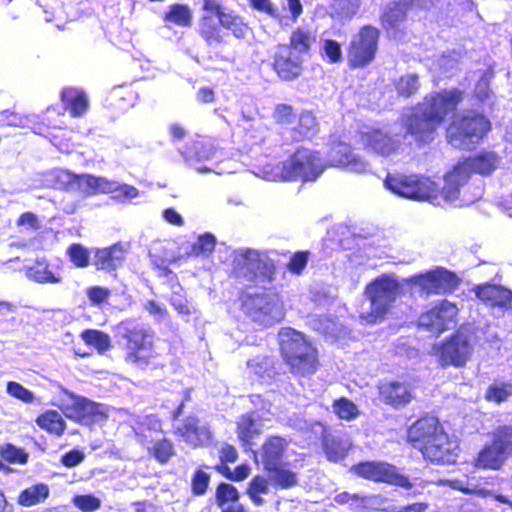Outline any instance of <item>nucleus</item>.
Here are the masks:
<instances>
[{"mask_svg":"<svg viewBox=\"0 0 512 512\" xmlns=\"http://www.w3.org/2000/svg\"><path fill=\"white\" fill-rule=\"evenodd\" d=\"M408 440L433 463L451 464L458 457L457 442L449 438L435 417L416 421L408 430Z\"/></svg>","mask_w":512,"mask_h":512,"instance_id":"nucleus-2","label":"nucleus"},{"mask_svg":"<svg viewBox=\"0 0 512 512\" xmlns=\"http://www.w3.org/2000/svg\"><path fill=\"white\" fill-rule=\"evenodd\" d=\"M317 132V121L311 112H303L299 117L294 138L298 141L314 136Z\"/></svg>","mask_w":512,"mask_h":512,"instance_id":"nucleus-43","label":"nucleus"},{"mask_svg":"<svg viewBox=\"0 0 512 512\" xmlns=\"http://www.w3.org/2000/svg\"><path fill=\"white\" fill-rule=\"evenodd\" d=\"M130 248L128 243H118L95 252L93 264L97 269L113 271L121 267Z\"/></svg>","mask_w":512,"mask_h":512,"instance_id":"nucleus-24","label":"nucleus"},{"mask_svg":"<svg viewBox=\"0 0 512 512\" xmlns=\"http://www.w3.org/2000/svg\"><path fill=\"white\" fill-rule=\"evenodd\" d=\"M489 130L490 122L486 117L470 112L450 124L447 138L455 148L467 149L478 143Z\"/></svg>","mask_w":512,"mask_h":512,"instance_id":"nucleus-10","label":"nucleus"},{"mask_svg":"<svg viewBox=\"0 0 512 512\" xmlns=\"http://www.w3.org/2000/svg\"><path fill=\"white\" fill-rule=\"evenodd\" d=\"M419 89V81L418 76L415 74H408L402 76L396 82V90L399 95L403 97H410L414 93H416Z\"/></svg>","mask_w":512,"mask_h":512,"instance_id":"nucleus-49","label":"nucleus"},{"mask_svg":"<svg viewBox=\"0 0 512 512\" xmlns=\"http://www.w3.org/2000/svg\"><path fill=\"white\" fill-rule=\"evenodd\" d=\"M512 454V427L498 428L493 435V442L481 449L473 465L480 469L499 470Z\"/></svg>","mask_w":512,"mask_h":512,"instance_id":"nucleus-13","label":"nucleus"},{"mask_svg":"<svg viewBox=\"0 0 512 512\" xmlns=\"http://www.w3.org/2000/svg\"><path fill=\"white\" fill-rule=\"evenodd\" d=\"M118 187V181L110 180L106 177H96L85 174L82 180V194L92 195L97 193L113 194Z\"/></svg>","mask_w":512,"mask_h":512,"instance_id":"nucleus-35","label":"nucleus"},{"mask_svg":"<svg viewBox=\"0 0 512 512\" xmlns=\"http://www.w3.org/2000/svg\"><path fill=\"white\" fill-rule=\"evenodd\" d=\"M216 239L212 234L206 233L201 235L198 240L193 244L191 256L208 255L212 253L215 248Z\"/></svg>","mask_w":512,"mask_h":512,"instance_id":"nucleus-50","label":"nucleus"},{"mask_svg":"<svg viewBox=\"0 0 512 512\" xmlns=\"http://www.w3.org/2000/svg\"><path fill=\"white\" fill-rule=\"evenodd\" d=\"M458 311L454 303L443 300L438 306L419 317V325L433 333H441L455 323Z\"/></svg>","mask_w":512,"mask_h":512,"instance_id":"nucleus-19","label":"nucleus"},{"mask_svg":"<svg viewBox=\"0 0 512 512\" xmlns=\"http://www.w3.org/2000/svg\"><path fill=\"white\" fill-rule=\"evenodd\" d=\"M130 424L136 433L138 441L142 444L147 442V436L144 433L146 428L155 431L160 429L159 421L153 416H146L142 421H140V417H134Z\"/></svg>","mask_w":512,"mask_h":512,"instance_id":"nucleus-45","label":"nucleus"},{"mask_svg":"<svg viewBox=\"0 0 512 512\" xmlns=\"http://www.w3.org/2000/svg\"><path fill=\"white\" fill-rule=\"evenodd\" d=\"M202 10L204 15L216 16L219 18L221 14L227 9L220 0H201Z\"/></svg>","mask_w":512,"mask_h":512,"instance_id":"nucleus-61","label":"nucleus"},{"mask_svg":"<svg viewBox=\"0 0 512 512\" xmlns=\"http://www.w3.org/2000/svg\"><path fill=\"white\" fill-rule=\"evenodd\" d=\"M469 179V173H466L462 166L456 165L454 169L448 172L444 177V187L441 191L438 190L439 204L444 201L448 204H454L455 206H464L473 203L476 199L481 197L479 191L474 198L466 197L465 194L461 196V189L467 183Z\"/></svg>","mask_w":512,"mask_h":512,"instance_id":"nucleus-17","label":"nucleus"},{"mask_svg":"<svg viewBox=\"0 0 512 512\" xmlns=\"http://www.w3.org/2000/svg\"><path fill=\"white\" fill-rule=\"evenodd\" d=\"M200 34L209 45L222 42L220 24L216 23L212 16L201 17Z\"/></svg>","mask_w":512,"mask_h":512,"instance_id":"nucleus-40","label":"nucleus"},{"mask_svg":"<svg viewBox=\"0 0 512 512\" xmlns=\"http://www.w3.org/2000/svg\"><path fill=\"white\" fill-rule=\"evenodd\" d=\"M304 58L295 54L291 47L278 45L273 56V66L280 78L292 80L300 76Z\"/></svg>","mask_w":512,"mask_h":512,"instance_id":"nucleus-20","label":"nucleus"},{"mask_svg":"<svg viewBox=\"0 0 512 512\" xmlns=\"http://www.w3.org/2000/svg\"><path fill=\"white\" fill-rule=\"evenodd\" d=\"M60 280V274L51 269L45 259L37 258L34 264V281L39 283H58Z\"/></svg>","mask_w":512,"mask_h":512,"instance_id":"nucleus-44","label":"nucleus"},{"mask_svg":"<svg viewBox=\"0 0 512 512\" xmlns=\"http://www.w3.org/2000/svg\"><path fill=\"white\" fill-rule=\"evenodd\" d=\"M164 21L178 27H190L193 22V12L188 5L173 4L165 13Z\"/></svg>","mask_w":512,"mask_h":512,"instance_id":"nucleus-36","label":"nucleus"},{"mask_svg":"<svg viewBox=\"0 0 512 512\" xmlns=\"http://www.w3.org/2000/svg\"><path fill=\"white\" fill-rule=\"evenodd\" d=\"M84 175H75L68 170L53 169L43 175L41 182L47 187H55L82 193Z\"/></svg>","mask_w":512,"mask_h":512,"instance_id":"nucleus-27","label":"nucleus"},{"mask_svg":"<svg viewBox=\"0 0 512 512\" xmlns=\"http://www.w3.org/2000/svg\"><path fill=\"white\" fill-rule=\"evenodd\" d=\"M442 484L452 489L459 490L465 494H473L481 498L488 496L500 503L508 505L512 509V498L500 493H494L492 490L481 487L476 481L469 479H447L441 481Z\"/></svg>","mask_w":512,"mask_h":512,"instance_id":"nucleus-26","label":"nucleus"},{"mask_svg":"<svg viewBox=\"0 0 512 512\" xmlns=\"http://www.w3.org/2000/svg\"><path fill=\"white\" fill-rule=\"evenodd\" d=\"M36 422L42 429L56 436H61L66 428L62 416L55 410H48L41 414Z\"/></svg>","mask_w":512,"mask_h":512,"instance_id":"nucleus-37","label":"nucleus"},{"mask_svg":"<svg viewBox=\"0 0 512 512\" xmlns=\"http://www.w3.org/2000/svg\"><path fill=\"white\" fill-rule=\"evenodd\" d=\"M152 451H153L154 457L159 462L165 463L173 455L174 448H173V444L170 441L163 439L161 441H158L154 445Z\"/></svg>","mask_w":512,"mask_h":512,"instance_id":"nucleus-54","label":"nucleus"},{"mask_svg":"<svg viewBox=\"0 0 512 512\" xmlns=\"http://www.w3.org/2000/svg\"><path fill=\"white\" fill-rule=\"evenodd\" d=\"M328 161L332 166L346 167L355 173H365L369 170V164L361 157L352 154L350 146L345 143H338L330 149Z\"/></svg>","mask_w":512,"mask_h":512,"instance_id":"nucleus-23","label":"nucleus"},{"mask_svg":"<svg viewBox=\"0 0 512 512\" xmlns=\"http://www.w3.org/2000/svg\"><path fill=\"white\" fill-rule=\"evenodd\" d=\"M352 443L346 436L327 434L323 437V449L328 460L338 462L345 458Z\"/></svg>","mask_w":512,"mask_h":512,"instance_id":"nucleus-32","label":"nucleus"},{"mask_svg":"<svg viewBox=\"0 0 512 512\" xmlns=\"http://www.w3.org/2000/svg\"><path fill=\"white\" fill-rule=\"evenodd\" d=\"M235 262L239 273L248 280H271L275 272L272 260L257 250L240 249L236 251Z\"/></svg>","mask_w":512,"mask_h":512,"instance_id":"nucleus-14","label":"nucleus"},{"mask_svg":"<svg viewBox=\"0 0 512 512\" xmlns=\"http://www.w3.org/2000/svg\"><path fill=\"white\" fill-rule=\"evenodd\" d=\"M429 504L426 502H415L407 505L392 506L388 512H426Z\"/></svg>","mask_w":512,"mask_h":512,"instance_id":"nucleus-64","label":"nucleus"},{"mask_svg":"<svg viewBox=\"0 0 512 512\" xmlns=\"http://www.w3.org/2000/svg\"><path fill=\"white\" fill-rule=\"evenodd\" d=\"M263 425L258 422L254 414L243 415L238 422V435L243 442H249L254 436L262 432Z\"/></svg>","mask_w":512,"mask_h":512,"instance_id":"nucleus-39","label":"nucleus"},{"mask_svg":"<svg viewBox=\"0 0 512 512\" xmlns=\"http://www.w3.org/2000/svg\"><path fill=\"white\" fill-rule=\"evenodd\" d=\"M274 119L280 124H289L293 119V109L289 105L279 104L275 108Z\"/></svg>","mask_w":512,"mask_h":512,"instance_id":"nucleus-62","label":"nucleus"},{"mask_svg":"<svg viewBox=\"0 0 512 512\" xmlns=\"http://www.w3.org/2000/svg\"><path fill=\"white\" fill-rule=\"evenodd\" d=\"M316 41V35L307 27H298L292 31L290 36V43L287 45L291 47L295 54H299L304 58L307 55Z\"/></svg>","mask_w":512,"mask_h":512,"instance_id":"nucleus-34","label":"nucleus"},{"mask_svg":"<svg viewBox=\"0 0 512 512\" xmlns=\"http://www.w3.org/2000/svg\"><path fill=\"white\" fill-rule=\"evenodd\" d=\"M379 31L372 26H364L353 36L348 49L350 66L358 68L368 65L375 57Z\"/></svg>","mask_w":512,"mask_h":512,"instance_id":"nucleus-15","label":"nucleus"},{"mask_svg":"<svg viewBox=\"0 0 512 512\" xmlns=\"http://www.w3.org/2000/svg\"><path fill=\"white\" fill-rule=\"evenodd\" d=\"M218 21L220 27L230 30L237 38H241L245 35L247 27L241 17L236 15L233 11L226 9L218 18Z\"/></svg>","mask_w":512,"mask_h":512,"instance_id":"nucleus-41","label":"nucleus"},{"mask_svg":"<svg viewBox=\"0 0 512 512\" xmlns=\"http://www.w3.org/2000/svg\"><path fill=\"white\" fill-rule=\"evenodd\" d=\"M308 261V254L304 252L295 253L289 263L288 269L296 274L301 273V271L305 268Z\"/></svg>","mask_w":512,"mask_h":512,"instance_id":"nucleus-63","label":"nucleus"},{"mask_svg":"<svg viewBox=\"0 0 512 512\" xmlns=\"http://www.w3.org/2000/svg\"><path fill=\"white\" fill-rule=\"evenodd\" d=\"M71 261L78 267H87L90 255L88 250L80 244H73L68 249Z\"/></svg>","mask_w":512,"mask_h":512,"instance_id":"nucleus-53","label":"nucleus"},{"mask_svg":"<svg viewBox=\"0 0 512 512\" xmlns=\"http://www.w3.org/2000/svg\"><path fill=\"white\" fill-rule=\"evenodd\" d=\"M209 475L202 471L198 470L194 474L192 478V491L196 495H202L206 492L208 484H209Z\"/></svg>","mask_w":512,"mask_h":512,"instance_id":"nucleus-59","label":"nucleus"},{"mask_svg":"<svg viewBox=\"0 0 512 512\" xmlns=\"http://www.w3.org/2000/svg\"><path fill=\"white\" fill-rule=\"evenodd\" d=\"M268 473L271 487L275 489H290L298 485V475L283 464L265 469Z\"/></svg>","mask_w":512,"mask_h":512,"instance_id":"nucleus-33","label":"nucleus"},{"mask_svg":"<svg viewBox=\"0 0 512 512\" xmlns=\"http://www.w3.org/2000/svg\"><path fill=\"white\" fill-rule=\"evenodd\" d=\"M289 441L279 436L269 437L262 445L261 450L256 456V460L263 465L265 469L274 468V466L283 464V458L288 450Z\"/></svg>","mask_w":512,"mask_h":512,"instance_id":"nucleus-22","label":"nucleus"},{"mask_svg":"<svg viewBox=\"0 0 512 512\" xmlns=\"http://www.w3.org/2000/svg\"><path fill=\"white\" fill-rule=\"evenodd\" d=\"M69 419L82 424H91L105 418L103 406L77 395L63 387L53 402Z\"/></svg>","mask_w":512,"mask_h":512,"instance_id":"nucleus-11","label":"nucleus"},{"mask_svg":"<svg viewBox=\"0 0 512 512\" xmlns=\"http://www.w3.org/2000/svg\"><path fill=\"white\" fill-rule=\"evenodd\" d=\"M333 411L339 418L350 421L355 419L359 410L357 406L347 398H340L333 403Z\"/></svg>","mask_w":512,"mask_h":512,"instance_id":"nucleus-47","label":"nucleus"},{"mask_svg":"<svg viewBox=\"0 0 512 512\" xmlns=\"http://www.w3.org/2000/svg\"><path fill=\"white\" fill-rule=\"evenodd\" d=\"M500 164V157L491 151H481L457 165L462 166L466 173H477L480 175H490Z\"/></svg>","mask_w":512,"mask_h":512,"instance_id":"nucleus-25","label":"nucleus"},{"mask_svg":"<svg viewBox=\"0 0 512 512\" xmlns=\"http://www.w3.org/2000/svg\"><path fill=\"white\" fill-rule=\"evenodd\" d=\"M61 102L64 109L74 118L84 116L89 108V99L86 92L76 87L63 88Z\"/></svg>","mask_w":512,"mask_h":512,"instance_id":"nucleus-28","label":"nucleus"},{"mask_svg":"<svg viewBox=\"0 0 512 512\" xmlns=\"http://www.w3.org/2000/svg\"><path fill=\"white\" fill-rule=\"evenodd\" d=\"M175 433L182 441L194 448L208 444L212 437L209 427L201 424L199 419L194 416L186 417L176 427Z\"/></svg>","mask_w":512,"mask_h":512,"instance_id":"nucleus-21","label":"nucleus"},{"mask_svg":"<svg viewBox=\"0 0 512 512\" xmlns=\"http://www.w3.org/2000/svg\"><path fill=\"white\" fill-rule=\"evenodd\" d=\"M278 336L281 353L293 373L304 376L316 371L317 350L302 333L282 328Z\"/></svg>","mask_w":512,"mask_h":512,"instance_id":"nucleus-4","label":"nucleus"},{"mask_svg":"<svg viewBox=\"0 0 512 512\" xmlns=\"http://www.w3.org/2000/svg\"><path fill=\"white\" fill-rule=\"evenodd\" d=\"M410 282L421 293L430 295L454 289L458 284V278L454 273L439 267L425 274L413 276Z\"/></svg>","mask_w":512,"mask_h":512,"instance_id":"nucleus-18","label":"nucleus"},{"mask_svg":"<svg viewBox=\"0 0 512 512\" xmlns=\"http://www.w3.org/2000/svg\"><path fill=\"white\" fill-rule=\"evenodd\" d=\"M384 185L398 196L439 204L438 187L429 178L419 175L389 174Z\"/></svg>","mask_w":512,"mask_h":512,"instance_id":"nucleus-7","label":"nucleus"},{"mask_svg":"<svg viewBox=\"0 0 512 512\" xmlns=\"http://www.w3.org/2000/svg\"><path fill=\"white\" fill-rule=\"evenodd\" d=\"M477 297L491 306L512 310V291L501 286L484 284L475 288Z\"/></svg>","mask_w":512,"mask_h":512,"instance_id":"nucleus-29","label":"nucleus"},{"mask_svg":"<svg viewBox=\"0 0 512 512\" xmlns=\"http://www.w3.org/2000/svg\"><path fill=\"white\" fill-rule=\"evenodd\" d=\"M243 309L253 322L262 326H272L285 316L282 301L272 293L245 296Z\"/></svg>","mask_w":512,"mask_h":512,"instance_id":"nucleus-12","label":"nucleus"},{"mask_svg":"<svg viewBox=\"0 0 512 512\" xmlns=\"http://www.w3.org/2000/svg\"><path fill=\"white\" fill-rule=\"evenodd\" d=\"M353 470L359 476L372 481L384 482L407 490H410L413 487V484L409 479L400 474L395 466L385 462L360 463L354 466Z\"/></svg>","mask_w":512,"mask_h":512,"instance_id":"nucleus-16","label":"nucleus"},{"mask_svg":"<svg viewBox=\"0 0 512 512\" xmlns=\"http://www.w3.org/2000/svg\"><path fill=\"white\" fill-rule=\"evenodd\" d=\"M324 171V165L317 152L299 148L282 165H267L263 178L268 181H313Z\"/></svg>","mask_w":512,"mask_h":512,"instance_id":"nucleus-3","label":"nucleus"},{"mask_svg":"<svg viewBox=\"0 0 512 512\" xmlns=\"http://www.w3.org/2000/svg\"><path fill=\"white\" fill-rule=\"evenodd\" d=\"M491 77L490 73H485L476 84L475 96L481 102H487L492 97V92L490 90Z\"/></svg>","mask_w":512,"mask_h":512,"instance_id":"nucleus-56","label":"nucleus"},{"mask_svg":"<svg viewBox=\"0 0 512 512\" xmlns=\"http://www.w3.org/2000/svg\"><path fill=\"white\" fill-rule=\"evenodd\" d=\"M462 99L463 92L458 89L432 93L424 98L422 105L403 114L402 126L415 141L431 142L437 128L445 117L456 109Z\"/></svg>","mask_w":512,"mask_h":512,"instance_id":"nucleus-1","label":"nucleus"},{"mask_svg":"<svg viewBox=\"0 0 512 512\" xmlns=\"http://www.w3.org/2000/svg\"><path fill=\"white\" fill-rule=\"evenodd\" d=\"M139 195L140 192L136 187L129 184L118 182V187L115 188V191L113 193V199L120 202H125L132 200L138 197Z\"/></svg>","mask_w":512,"mask_h":512,"instance_id":"nucleus-55","label":"nucleus"},{"mask_svg":"<svg viewBox=\"0 0 512 512\" xmlns=\"http://www.w3.org/2000/svg\"><path fill=\"white\" fill-rule=\"evenodd\" d=\"M251 7L259 12H263L273 18H278L279 13L277 7L271 0H249Z\"/></svg>","mask_w":512,"mask_h":512,"instance_id":"nucleus-60","label":"nucleus"},{"mask_svg":"<svg viewBox=\"0 0 512 512\" xmlns=\"http://www.w3.org/2000/svg\"><path fill=\"white\" fill-rule=\"evenodd\" d=\"M270 487L269 476L266 478L262 475H256L249 483L247 495L255 505L261 506L265 502L261 495H267L270 491Z\"/></svg>","mask_w":512,"mask_h":512,"instance_id":"nucleus-38","label":"nucleus"},{"mask_svg":"<svg viewBox=\"0 0 512 512\" xmlns=\"http://www.w3.org/2000/svg\"><path fill=\"white\" fill-rule=\"evenodd\" d=\"M239 498L237 489L227 483H221L216 491V501L220 507H223L226 503L235 502Z\"/></svg>","mask_w":512,"mask_h":512,"instance_id":"nucleus-51","label":"nucleus"},{"mask_svg":"<svg viewBox=\"0 0 512 512\" xmlns=\"http://www.w3.org/2000/svg\"><path fill=\"white\" fill-rule=\"evenodd\" d=\"M475 340L473 333L461 329L445 341L434 344L430 353L443 367H462L473 354Z\"/></svg>","mask_w":512,"mask_h":512,"instance_id":"nucleus-9","label":"nucleus"},{"mask_svg":"<svg viewBox=\"0 0 512 512\" xmlns=\"http://www.w3.org/2000/svg\"><path fill=\"white\" fill-rule=\"evenodd\" d=\"M381 399L393 406L400 407L408 404L412 399L409 387L399 382H384L379 386Z\"/></svg>","mask_w":512,"mask_h":512,"instance_id":"nucleus-30","label":"nucleus"},{"mask_svg":"<svg viewBox=\"0 0 512 512\" xmlns=\"http://www.w3.org/2000/svg\"><path fill=\"white\" fill-rule=\"evenodd\" d=\"M401 293L400 283L393 277L383 275L365 288V295L370 301V310L361 312V319L367 323L381 320L393 307Z\"/></svg>","mask_w":512,"mask_h":512,"instance_id":"nucleus-5","label":"nucleus"},{"mask_svg":"<svg viewBox=\"0 0 512 512\" xmlns=\"http://www.w3.org/2000/svg\"><path fill=\"white\" fill-rule=\"evenodd\" d=\"M0 457L11 464H25L28 461V454L11 443H5L0 446Z\"/></svg>","mask_w":512,"mask_h":512,"instance_id":"nucleus-46","label":"nucleus"},{"mask_svg":"<svg viewBox=\"0 0 512 512\" xmlns=\"http://www.w3.org/2000/svg\"><path fill=\"white\" fill-rule=\"evenodd\" d=\"M122 329L126 339V362L139 368L147 367L155 357L152 330L145 325L131 323L124 324Z\"/></svg>","mask_w":512,"mask_h":512,"instance_id":"nucleus-8","label":"nucleus"},{"mask_svg":"<svg viewBox=\"0 0 512 512\" xmlns=\"http://www.w3.org/2000/svg\"><path fill=\"white\" fill-rule=\"evenodd\" d=\"M72 503L82 512H94L101 506V500L94 495H76Z\"/></svg>","mask_w":512,"mask_h":512,"instance_id":"nucleus-52","label":"nucleus"},{"mask_svg":"<svg viewBox=\"0 0 512 512\" xmlns=\"http://www.w3.org/2000/svg\"><path fill=\"white\" fill-rule=\"evenodd\" d=\"M359 143L370 153L390 157L405 150V135L395 133L388 124L362 126L358 133Z\"/></svg>","mask_w":512,"mask_h":512,"instance_id":"nucleus-6","label":"nucleus"},{"mask_svg":"<svg viewBox=\"0 0 512 512\" xmlns=\"http://www.w3.org/2000/svg\"><path fill=\"white\" fill-rule=\"evenodd\" d=\"M322 50L330 62L338 63L342 60L341 47L336 41L324 40Z\"/></svg>","mask_w":512,"mask_h":512,"instance_id":"nucleus-58","label":"nucleus"},{"mask_svg":"<svg viewBox=\"0 0 512 512\" xmlns=\"http://www.w3.org/2000/svg\"><path fill=\"white\" fill-rule=\"evenodd\" d=\"M7 393L23 402H32V392L15 381H9L7 383Z\"/></svg>","mask_w":512,"mask_h":512,"instance_id":"nucleus-57","label":"nucleus"},{"mask_svg":"<svg viewBox=\"0 0 512 512\" xmlns=\"http://www.w3.org/2000/svg\"><path fill=\"white\" fill-rule=\"evenodd\" d=\"M420 1L401 0L387 5L381 17L383 26L386 29L397 28L405 20L409 5H414Z\"/></svg>","mask_w":512,"mask_h":512,"instance_id":"nucleus-31","label":"nucleus"},{"mask_svg":"<svg viewBox=\"0 0 512 512\" xmlns=\"http://www.w3.org/2000/svg\"><path fill=\"white\" fill-rule=\"evenodd\" d=\"M81 338L87 345L94 347L99 353H103L111 347L110 336L99 330H85L82 332Z\"/></svg>","mask_w":512,"mask_h":512,"instance_id":"nucleus-42","label":"nucleus"},{"mask_svg":"<svg viewBox=\"0 0 512 512\" xmlns=\"http://www.w3.org/2000/svg\"><path fill=\"white\" fill-rule=\"evenodd\" d=\"M512 396V384L496 382L493 383L486 391L485 397L489 401L501 403Z\"/></svg>","mask_w":512,"mask_h":512,"instance_id":"nucleus-48","label":"nucleus"}]
</instances>
